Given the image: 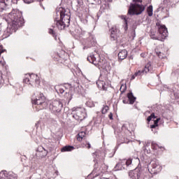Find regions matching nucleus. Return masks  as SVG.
<instances>
[{"mask_svg": "<svg viewBox=\"0 0 179 179\" xmlns=\"http://www.w3.org/2000/svg\"><path fill=\"white\" fill-rule=\"evenodd\" d=\"M108 117L110 118V120H113V113H110Z\"/></svg>", "mask_w": 179, "mask_h": 179, "instance_id": "39", "label": "nucleus"}, {"mask_svg": "<svg viewBox=\"0 0 179 179\" xmlns=\"http://www.w3.org/2000/svg\"><path fill=\"white\" fill-rule=\"evenodd\" d=\"M73 117L77 121H83L87 115H86V110L80 108H72Z\"/></svg>", "mask_w": 179, "mask_h": 179, "instance_id": "5", "label": "nucleus"}, {"mask_svg": "<svg viewBox=\"0 0 179 179\" xmlns=\"http://www.w3.org/2000/svg\"><path fill=\"white\" fill-rule=\"evenodd\" d=\"M40 1H43V0H40Z\"/></svg>", "mask_w": 179, "mask_h": 179, "instance_id": "48", "label": "nucleus"}, {"mask_svg": "<svg viewBox=\"0 0 179 179\" xmlns=\"http://www.w3.org/2000/svg\"><path fill=\"white\" fill-rule=\"evenodd\" d=\"M147 13L148 16H153V6L150 5L148 7Z\"/></svg>", "mask_w": 179, "mask_h": 179, "instance_id": "25", "label": "nucleus"}, {"mask_svg": "<svg viewBox=\"0 0 179 179\" xmlns=\"http://www.w3.org/2000/svg\"><path fill=\"white\" fill-rule=\"evenodd\" d=\"M96 38L93 35H90V36L85 39L83 43V50H87V48H92V47H94L96 44Z\"/></svg>", "mask_w": 179, "mask_h": 179, "instance_id": "10", "label": "nucleus"}, {"mask_svg": "<svg viewBox=\"0 0 179 179\" xmlns=\"http://www.w3.org/2000/svg\"><path fill=\"white\" fill-rule=\"evenodd\" d=\"M158 26V33L159 34V36H156L155 31H151L150 36L152 40H159V41H164L167 36H169V31H167V27L164 25H160V24L157 23Z\"/></svg>", "mask_w": 179, "mask_h": 179, "instance_id": "4", "label": "nucleus"}, {"mask_svg": "<svg viewBox=\"0 0 179 179\" xmlns=\"http://www.w3.org/2000/svg\"><path fill=\"white\" fill-rule=\"evenodd\" d=\"M48 155V151L43 146H39L36 153V157H45Z\"/></svg>", "mask_w": 179, "mask_h": 179, "instance_id": "15", "label": "nucleus"}, {"mask_svg": "<svg viewBox=\"0 0 179 179\" xmlns=\"http://www.w3.org/2000/svg\"><path fill=\"white\" fill-rule=\"evenodd\" d=\"M110 38L112 41H115L118 38L120 34V30L117 29V27H113L110 30Z\"/></svg>", "mask_w": 179, "mask_h": 179, "instance_id": "13", "label": "nucleus"}, {"mask_svg": "<svg viewBox=\"0 0 179 179\" xmlns=\"http://www.w3.org/2000/svg\"><path fill=\"white\" fill-rule=\"evenodd\" d=\"M75 149V147L72 145H66L63 147L61 150L62 152H72Z\"/></svg>", "mask_w": 179, "mask_h": 179, "instance_id": "21", "label": "nucleus"}, {"mask_svg": "<svg viewBox=\"0 0 179 179\" xmlns=\"http://www.w3.org/2000/svg\"><path fill=\"white\" fill-rule=\"evenodd\" d=\"M131 164H132V159H124L115 165L114 170L115 171L125 170V166L129 167L131 166Z\"/></svg>", "mask_w": 179, "mask_h": 179, "instance_id": "9", "label": "nucleus"}, {"mask_svg": "<svg viewBox=\"0 0 179 179\" xmlns=\"http://www.w3.org/2000/svg\"><path fill=\"white\" fill-rule=\"evenodd\" d=\"M48 122H50V124H52L53 125L57 124V121L52 118L49 119Z\"/></svg>", "mask_w": 179, "mask_h": 179, "instance_id": "31", "label": "nucleus"}, {"mask_svg": "<svg viewBox=\"0 0 179 179\" xmlns=\"http://www.w3.org/2000/svg\"><path fill=\"white\" fill-rule=\"evenodd\" d=\"M87 61L90 62V64H93V65H95V66H97V65H99V66H101V62L97 60L96 59V57H94V55L93 54H90L87 57Z\"/></svg>", "mask_w": 179, "mask_h": 179, "instance_id": "16", "label": "nucleus"}, {"mask_svg": "<svg viewBox=\"0 0 179 179\" xmlns=\"http://www.w3.org/2000/svg\"><path fill=\"white\" fill-rule=\"evenodd\" d=\"M125 128V124H123V126L122 127V129H124Z\"/></svg>", "mask_w": 179, "mask_h": 179, "instance_id": "44", "label": "nucleus"}, {"mask_svg": "<svg viewBox=\"0 0 179 179\" xmlns=\"http://www.w3.org/2000/svg\"><path fill=\"white\" fill-rule=\"evenodd\" d=\"M38 124V122H37V123H36V127H37Z\"/></svg>", "mask_w": 179, "mask_h": 179, "instance_id": "46", "label": "nucleus"}, {"mask_svg": "<svg viewBox=\"0 0 179 179\" xmlns=\"http://www.w3.org/2000/svg\"><path fill=\"white\" fill-rule=\"evenodd\" d=\"M129 177L130 179H144L142 176V171L139 168L129 171Z\"/></svg>", "mask_w": 179, "mask_h": 179, "instance_id": "11", "label": "nucleus"}, {"mask_svg": "<svg viewBox=\"0 0 179 179\" xmlns=\"http://www.w3.org/2000/svg\"><path fill=\"white\" fill-rule=\"evenodd\" d=\"M129 141V140H128V138H124V141L122 142V143H128Z\"/></svg>", "mask_w": 179, "mask_h": 179, "instance_id": "36", "label": "nucleus"}, {"mask_svg": "<svg viewBox=\"0 0 179 179\" xmlns=\"http://www.w3.org/2000/svg\"><path fill=\"white\" fill-rule=\"evenodd\" d=\"M105 1V2H111V1H113V0H104Z\"/></svg>", "mask_w": 179, "mask_h": 179, "instance_id": "43", "label": "nucleus"}, {"mask_svg": "<svg viewBox=\"0 0 179 179\" xmlns=\"http://www.w3.org/2000/svg\"><path fill=\"white\" fill-rule=\"evenodd\" d=\"M24 3H31L33 0H23Z\"/></svg>", "mask_w": 179, "mask_h": 179, "instance_id": "35", "label": "nucleus"}, {"mask_svg": "<svg viewBox=\"0 0 179 179\" xmlns=\"http://www.w3.org/2000/svg\"><path fill=\"white\" fill-rule=\"evenodd\" d=\"M173 95L175 96L176 99H179V86L176 85L173 90Z\"/></svg>", "mask_w": 179, "mask_h": 179, "instance_id": "23", "label": "nucleus"}, {"mask_svg": "<svg viewBox=\"0 0 179 179\" xmlns=\"http://www.w3.org/2000/svg\"><path fill=\"white\" fill-rule=\"evenodd\" d=\"M155 120V118H157V117H156V115H155V113H152L150 116L148 117L147 118V121L148 122H150V121H152V119Z\"/></svg>", "mask_w": 179, "mask_h": 179, "instance_id": "27", "label": "nucleus"}, {"mask_svg": "<svg viewBox=\"0 0 179 179\" xmlns=\"http://www.w3.org/2000/svg\"><path fill=\"white\" fill-rule=\"evenodd\" d=\"M55 22H56V25L59 30H64L66 27H69L71 13L62 7L57 8Z\"/></svg>", "mask_w": 179, "mask_h": 179, "instance_id": "1", "label": "nucleus"}, {"mask_svg": "<svg viewBox=\"0 0 179 179\" xmlns=\"http://www.w3.org/2000/svg\"><path fill=\"white\" fill-rule=\"evenodd\" d=\"M62 107H64V103H62V101L61 99L54 100L49 106V109L53 114H57V113H61L62 110Z\"/></svg>", "mask_w": 179, "mask_h": 179, "instance_id": "6", "label": "nucleus"}, {"mask_svg": "<svg viewBox=\"0 0 179 179\" xmlns=\"http://www.w3.org/2000/svg\"><path fill=\"white\" fill-rule=\"evenodd\" d=\"M23 82L24 83H29V82H30V78H28V77H25L23 80Z\"/></svg>", "mask_w": 179, "mask_h": 179, "instance_id": "33", "label": "nucleus"}, {"mask_svg": "<svg viewBox=\"0 0 179 179\" xmlns=\"http://www.w3.org/2000/svg\"><path fill=\"white\" fill-rule=\"evenodd\" d=\"M6 50L2 49V46H0V57L2 55V53L5 52Z\"/></svg>", "mask_w": 179, "mask_h": 179, "instance_id": "34", "label": "nucleus"}, {"mask_svg": "<svg viewBox=\"0 0 179 179\" xmlns=\"http://www.w3.org/2000/svg\"><path fill=\"white\" fill-rule=\"evenodd\" d=\"M49 34H52L53 37H57V34H55V31L53 30L52 29H49L48 31Z\"/></svg>", "mask_w": 179, "mask_h": 179, "instance_id": "30", "label": "nucleus"}, {"mask_svg": "<svg viewBox=\"0 0 179 179\" xmlns=\"http://www.w3.org/2000/svg\"><path fill=\"white\" fill-rule=\"evenodd\" d=\"M159 121H160V117H158L155 120H154V124L157 127H159Z\"/></svg>", "mask_w": 179, "mask_h": 179, "instance_id": "32", "label": "nucleus"}, {"mask_svg": "<svg viewBox=\"0 0 179 179\" xmlns=\"http://www.w3.org/2000/svg\"><path fill=\"white\" fill-rule=\"evenodd\" d=\"M156 127H157V124H155V123H154L153 124L150 125V128H151L152 129L156 128Z\"/></svg>", "mask_w": 179, "mask_h": 179, "instance_id": "37", "label": "nucleus"}, {"mask_svg": "<svg viewBox=\"0 0 179 179\" xmlns=\"http://www.w3.org/2000/svg\"><path fill=\"white\" fill-rule=\"evenodd\" d=\"M102 89L103 90H107V87L104 84L102 83Z\"/></svg>", "mask_w": 179, "mask_h": 179, "instance_id": "38", "label": "nucleus"}, {"mask_svg": "<svg viewBox=\"0 0 179 179\" xmlns=\"http://www.w3.org/2000/svg\"><path fill=\"white\" fill-rule=\"evenodd\" d=\"M71 100H72V95L71 94H70V98L69 99V101H71Z\"/></svg>", "mask_w": 179, "mask_h": 179, "instance_id": "42", "label": "nucleus"}, {"mask_svg": "<svg viewBox=\"0 0 179 179\" xmlns=\"http://www.w3.org/2000/svg\"><path fill=\"white\" fill-rule=\"evenodd\" d=\"M87 1L91 5H100L101 3V0H87Z\"/></svg>", "mask_w": 179, "mask_h": 179, "instance_id": "24", "label": "nucleus"}, {"mask_svg": "<svg viewBox=\"0 0 179 179\" xmlns=\"http://www.w3.org/2000/svg\"><path fill=\"white\" fill-rule=\"evenodd\" d=\"M8 17L11 20V29L16 31L17 28L23 26V17H20V13L16 10H13L8 13Z\"/></svg>", "mask_w": 179, "mask_h": 179, "instance_id": "3", "label": "nucleus"}, {"mask_svg": "<svg viewBox=\"0 0 179 179\" xmlns=\"http://www.w3.org/2000/svg\"><path fill=\"white\" fill-rule=\"evenodd\" d=\"M120 92H121V94L125 93L126 90H127V85H122L120 89Z\"/></svg>", "mask_w": 179, "mask_h": 179, "instance_id": "28", "label": "nucleus"}, {"mask_svg": "<svg viewBox=\"0 0 179 179\" xmlns=\"http://www.w3.org/2000/svg\"><path fill=\"white\" fill-rule=\"evenodd\" d=\"M85 136H86V133L85 131H81L78 133V134L77 135V141L81 142Z\"/></svg>", "mask_w": 179, "mask_h": 179, "instance_id": "22", "label": "nucleus"}, {"mask_svg": "<svg viewBox=\"0 0 179 179\" xmlns=\"http://www.w3.org/2000/svg\"><path fill=\"white\" fill-rule=\"evenodd\" d=\"M29 77L30 83L29 85H31V82H35L36 85L40 84V80L38 79V77L36 74H29L28 76Z\"/></svg>", "mask_w": 179, "mask_h": 179, "instance_id": "19", "label": "nucleus"}, {"mask_svg": "<svg viewBox=\"0 0 179 179\" xmlns=\"http://www.w3.org/2000/svg\"><path fill=\"white\" fill-rule=\"evenodd\" d=\"M117 57L120 61H123V59H125V58L128 57V51H127L125 49L122 50L120 52H119Z\"/></svg>", "mask_w": 179, "mask_h": 179, "instance_id": "18", "label": "nucleus"}, {"mask_svg": "<svg viewBox=\"0 0 179 179\" xmlns=\"http://www.w3.org/2000/svg\"><path fill=\"white\" fill-rule=\"evenodd\" d=\"M32 104H35L36 106H43V104H45V96L44 94L39 92L37 96L33 95L31 99Z\"/></svg>", "mask_w": 179, "mask_h": 179, "instance_id": "8", "label": "nucleus"}, {"mask_svg": "<svg viewBox=\"0 0 179 179\" xmlns=\"http://www.w3.org/2000/svg\"><path fill=\"white\" fill-rule=\"evenodd\" d=\"M4 179H16L17 178V175L13 172H3Z\"/></svg>", "mask_w": 179, "mask_h": 179, "instance_id": "17", "label": "nucleus"}, {"mask_svg": "<svg viewBox=\"0 0 179 179\" xmlns=\"http://www.w3.org/2000/svg\"><path fill=\"white\" fill-rule=\"evenodd\" d=\"M150 164H151L152 168L154 169L162 170V166L157 161H152Z\"/></svg>", "mask_w": 179, "mask_h": 179, "instance_id": "20", "label": "nucleus"}, {"mask_svg": "<svg viewBox=\"0 0 179 179\" xmlns=\"http://www.w3.org/2000/svg\"><path fill=\"white\" fill-rule=\"evenodd\" d=\"M108 110H110V108H108V106H105L101 110L102 114H106Z\"/></svg>", "mask_w": 179, "mask_h": 179, "instance_id": "29", "label": "nucleus"}, {"mask_svg": "<svg viewBox=\"0 0 179 179\" xmlns=\"http://www.w3.org/2000/svg\"><path fill=\"white\" fill-rule=\"evenodd\" d=\"M152 145H155V143H152Z\"/></svg>", "mask_w": 179, "mask_h": 179, "instance_id": "47", "label": "nucleus"}, {"mask_svg": "<svg viewBox=\"0 0 179 179\" xmlns=\"http://www.w3.org/2000/svg\"><path fill=\"white\" fill-rule=\"evenodd\" d=\"M145 11V6L142 4H138V3H131L127 15H121V19L124 20V31H127L128 30V19H129V17L128 16H134V15H136L137 16L139 15H142V13Z\"/></svg>", "mask_w": 179, "mask_h": 179, "instance_id": "2", "label": "nucleus"}, {"mask_svg": "<svg viewBox=\"0 0 179 179\" xmlns=\"http://www.w3.org/2000/svg\"><path fill=\"white\" fill-rule=\"evenodd\" d=\"M43 108H44V106L41 107L40 110H43Z\"/></svg>", "mask_w": 179, "mask_h": 179, "instance_id": "45", "label": "nucleus"}, {"mask_svg": "<svg viewBox=\"0 0 179 179\" xmlns=\"http://www.w3.org/2000/svg\"><path fill=\"white\" fill-rule=\"evenodd\" d=\"M55 90L57 93H60V94H62V93H64L65 92L64 87H57Z\"/></svg>", "mask_w": 179, "mask_h": 179, "instance_id": "26", "label": "nucleus"}, {"mask_svg": "<svg viewBox=\"0 0 179 179\" xmlns=\"http://www.w3.org/2000/svg\"><path fill=\"white\" fill-rule=\"evenodd\" d=\"M153 73V67H152V64H150V62H148L145 66L144 67V69H141V70H138V71H136L134 75H133L131 78V80H134V79H135V78H136V76H142V75H145V73Z\"/></svg>", "mask_w": 179, "mask_h": 179, "instance_id": "7", "label": "nucleus"}, {"mask_svg": "<svg viewBox=\"0 0 179 179\" xmlns=\"http://www.w3.org/2000/svg\"><path fill=\"white\" fill-rule=\"evenodd\" d=\"M87 145V149H90V148H92V146L90 145V144L89 143Z\"/></svg>", "mask_w": 179, "mask_h": 179, "instance_id": "40", "label": "nucleus"}, {"mask_svg": "<svg viewBox=\"0 0 179 179\" xmlns=\"http://www.w3.org/2000/svg\"><path fill=\"white\" fill-rule=\"evenodd\" d=\"M134 2H142V0H133Z\"/></svg>", "mask_w": 179, "mask_h": 179, "instance_id": "41", "label": "nucleus"}, {"mask_svg": "<svg viewBox=\"0 0 179 179\" xmlns=\"http://www.w3.org/2000/svg\"><path fill=\"white\" fill-rule=\"evenodd\" d=\"M19 0H0V12L8 9V6H10L12 3H17Z\"/></svg>", "mask_w": 179, "mask_h": 179, "instance_id": "12", "label": "nucleus"}, {"mask_svg": "<svg viewBox=\"0 0 179 179\" xmlns=\"http://www.w3.org/2000/svg\"><path fill=\"white\" fill-rule=\"evenodd\" d=\"M127 99H123L122 103L124 104H134L135 101H136V97L134 96V94L132 92H129L127 94Z\"/></svg>", "mask_w": 179, "mask_h": 179, "instance_id": "14", "label": "nucleus"}]
</instances>
